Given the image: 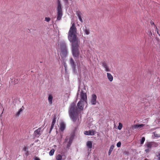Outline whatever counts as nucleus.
<instances>
[{
	"label": "nucleus",
	"mask_w": 160,
	"mask_h": 160,
	"mask_svg": "<svg viewBox=\"0 0 160 160\" xmlns=\"http://www.w3.org/2000/svg\"><path fill=\"white\" fill-rule=\"evenodd\" d=\"M77 29L74 22L72 24L68 32V38L72 44V54L73 56L78 57L79 52L78 49L80 41L77 36Z\"/></svg>",
	"instance_id": "nucleus-1"
},
{
	"label": "nucleus",
	"mask_w": 160,
	"mask_h": 160,
	"mask_svg": "<svg viewBox=\"0 0 160 160\" xmlns=\"http://www.w3.org/2000/svg\"><path fill=\"white\" fill-rule=\"evenodd\" d=\"M86 103L82 100H80L77 103L78 108L76 107L75 102H73L71 104L68 111L69 115L71 118L74 122L78 119L79 111L83 110L84 104Z\"/></svg>",
	"instance_id": "nucleus-2"
},
{
	"label": "nucleus",
	"mask_w": 160,
	"mask_h": 160,
	"mask_svg": "<svg viewBox=\"0 0 160 160\" xmlns=\"http://www.w3.org/2000/svg\"><path fill=\"white\" fill-rule=\"evenodd\" d=\"M57 50L59 52L62 58H65L67 57L68 53V49L65 41H62L58 42Z\"/></svg>",
	"instance_id": "nucleus-3"
},
{
	"label": "nucleus",
	"mask_w": 160,
	"mask_h": 160,
	"mask_svg": "<svg viewBox=\"0 0 160 160\" xmlns=\"http://www.w3.org/2000/svg\"><path fill=\"white\" fill-rule=\"evenodd\" d=\"M158 146V143L153 142H146L145 145V148L146 149L145 150V151L148 153L151 150L152 147H157Z\"/></svg>",
	"instance_id": "nucleus-4"
},
{
	"label": "nucleus",
	"mask_w": 160,
	"mask_h": 160,
	"mask_svg": "<svg viewBox=\"0 0 160 160\" xmlns=\"http://www.w3.org/2000/svg\"><path fill=\"white\" fill-rule=\"evenodd\" d=\"M80 100H82L87 104V92H86V88L84 87L80 92Z\"/></svg>",
	"instance_id": "nucleus-5"
},
{
	"label": "nucleus",
	"mask_w": 160,
	"mask_h": 160,
	"mask_svg": "<svg viewBox=\"0 0 160 160\" xmlns=\"http://www.w3.org/2000/svg\"><path fill=\"white\" fill-rule=\"evenodd\" d=\"M42 128V127H41L34 131V134L35 136L38 137L41 135L42 132V131H41Z\"/></svg>",
	"instance_id": "nucleus-6"
},
{
	"label": "nucleus",
	"mask_w": 160,
	"mask_h": 160,
	"mask_svg": "<svg viewBox=\"0 0 160 160\" xmlns=\"http://www.w3.org/2000/svg\"><path fill=\"white\" fill-rule=\"evenodd\" d=\"M97 97L96 94H92L91 100V102L92 105H95L96 103Z\"/></svg>",
	"instance_id": "nucleus-7"
},
{
	"label": "nucleus",
	"mask_w": 160,
	"mask_h": 160,
	"mask_svg": "<svg viewBox=\"0 0 160 160\" xmlns=\"http://www.w3.org/2000/svg\"><path fill=\"white\" fill-rule=\"evenodd\" d=\"M145 126L144 124H134L132 125L131 128L132 129H142V128Z\"/></svg>",
	"instance_id": "nucleus-8"
},
{
	"label": "nucleus",
	"mask_w": 160,
	"mask_h": 160,
	"mask_svg": "<svg viewBox=\"0 0 160 160\" xmlns=\"http://www.w3.org/2000/svg\"><path fill=\"white\" fill-rule=\"evenodd\" d=\"M96 133V131L94 130L85 131L84 132V134L87 135H93Z\"/></svg>",
	"instance_id": "nucleus-9"
},
{
	"label": "nucleus",
	"mask_w": 160,
	"mask_h": 160,
	"mask_svg": "<svg viewBox=\"0 0 160 160\" xmlns=\"http://www.w3.org/2000/svg\"><path fill=\"white\" fill-rule=\"evenodd\" d=\"M102 66L105 68V71L106 72L110 71V69L109 68L108 66L105 62H102Z\"/></svg>",
	"instance_id": "nucleus-10"
},
{
	"label": "nucleus",
	"mask_w": 160,
	"mask_h": 160,
	"mask_svg": "<svg viewBox=\"0 0 160 160\" xmlns=\"http://www.w3.org/2000/svg\"><path fill=\"white\" fill-rule=\"evenodd\" d=\"M57 12H62L61 5L59 0H58V7L57 8Z\"/></svg>",
	"instance_id": "nucleus-11"
},
{
	"label": "nucleus",
	"mask_w": 160,
	"mask_h": 160,
	"mask_svg": "<svg viewBox=\"0 0 160 160\" xmlns=\"http://www.w3.org/2000/svg\"><path fill=\"white\" fill-rule=\"evenodd\" d=\"M62 16V12H57V19L58 21L60 20Z\"/></svg>",
	"instance_id": "nucleus-12"
},
{
	"label": "nucleus",
	"mask_w": 160,
	"mask_h": 160,
	"mask_svg": "<svg viewBox=\"0 0 160 160\" xmlns=\"http://www.w3.org/2000/svg\"><path fill=\"white\" fill-rule=\"evenodd\" d=\"M83 30L84 33L86 35H89L90 33L89 29L86 26L83 27Z\"/></svg>",
	"instance_id": "nucleus-13"
},
{
	"label": "nucleus",
	"mask_w": 160,
	"mask_h": 160,
	"mask_svg": "<svg viewBox=\"0 0 160 160\" xmlns=\"http://www.w3.org/2000/svg\"><path fill=\"white\" fill-rule=\"evenodd\" d=\"M65 127V126L64 122H62L60 124V130L61 132H63Z\"/></svg>",
	"instance_id": "nucleus-14"
},
{
	"label": "nucleus",
	"mask_w": 160,
	"mask_h": 160,
	"mask_svg": "<svg viewBox=\"0 0 160 160\" xmlns=\"http://www.w3.org/2000/svg\"><path fill=\"white\" fill-rule=\"evenodd\" d=\"M53 99V96L51 94H49L48 98V102L49 104L51 105L52 104V100Z\"/></svg>",
	"instance_id": "nucleus-15"
},
{
	"label": "nucleus",
	"mask_w": 160,
	"mask_h": 160,
	"mask_svg": "<svg viewBox=\"0 0 160 160\" xmlns=\"http://www.w3.org/2000/svg\"><path fill=\"white\" fill-rule=\"evenodd\" d=\"M88 148H91L92 147V142L91 141H88L86 144Z\"/></svg>",
	"instance_id": "nucleus-16"
},
{
	"label": "nucleus",
	"mask_w": 160,
	"mask_h": 160,
	"mask_svg": "<svg viewBox=\"0 0 160 160\" xmlns=\"http://www.w3.org/2000/svg\"><path fill=\"white\" fill-rule=\"evenodd\" d=\"M70 63L72 68H75L76 65L73 59L72 58H71L70 59Z\"/></svg>",
	"instance_id": "nucleus-17"
},
{
	"label": "nucleus",
	"mask_w": 160,
	"mask_h": 160,
	"mask_svg": "<svg viewBox=\"0 0 160 160\" xmlns=\"http://www.w3.org/2000/svg\"><path fill=\"white\" fill-rule=\"evenodd\" d=\"M107 77L109 81L110 82H112L113 79V77L111 74L109 73H107Z\"/></svg>",
	"instance_id": "nucleus-18"
},
{
	"label": "nucleus",
	"mask_w": 160,
	"mask_h": 160,
	"mask_svg": "<svg viewBox=\"0 0 160 160\" xmlns=\"http://www.w3.org/2000/svg\"><path fill=\"white\" fill-rule=\"evenodd\" d=\"M72 137L70 138H69V141H68V142L67 143V148H69L70 147V146L72 142Z\"/></svg>",
	"instance_id": "nucleus-19"
},
{
	"label": "nucleus",
	"mask_w": 160,
	"mask_h": 160,
	"mask_svg": "<svg viewBox=\"0 0 160 160\" xmlns=\"http://www.w3.org/2000/svg\"><path fill=\"white\" fill-rule=\"evenodd\" d=\"M23 109L22 108H20L18 111V112L15 114V116L17 117H18L21 113V112L22 111Z\"/></svg>",
	"instance_id": "nucleus-20"
},
{
	"label": "nucleus",
	"mask_w": 160,
	"mask_h": 160,
	"mask_svg": "<svg viewBox=\"0 0 160 160\" xmlns=\"http://www.w3.org/2000/svg\"><path fill=\"white\" fill-rule=\"evenodd\" d=\"M114 148V145H112L111 146L108 152V155L109 156L111 154V153L112 152L113 149Z\"/></svg>",
	"instance_id": "nucleus-21"
},
{
	"label": "nucleus",
	"mask_w": 160,
	"mask_h": 160,
	"mask_svg": "<svg viewBox=\"0 0 160 160\" xmlns=\"http://www.w3.org/2000/svg\"><path fill=\"white\" fill-rule=\"evenodd\" d=\"M55 152V150L52 148V149L49 152V155L50 156H52Z\"/></svg>",
	"instance_id": "nucleus-22"
},
{
	"label": "nucleus",
	"mask_w": 160,
	"mask_h": 160,
	"mask_svg": "<svg viewBox=\"0 0 160 160\" xmlns=\"http://www.w3.org/2000/svg\"><path fill=\"white\" fill-rule=\"evenodd\" d=\"M62 158V156L61 155L58 154L56 157V159L57 160H61Z\"/></svg>",
	"instance_id": "nucleus-23"
},
{
	"label": "nucleus",
	"mask_w": 160,
	"mask_h": 160,
	"mask_svg": "<svg viewBox=\"0 0 160 160\" xmlns=\"http://www.w3.org/2000/svg\"><path fill=\"white\" fill-rule=\"evenodd\" d=\"M23 150L24 151H25V152H26V154H27V155H28V148L27 147H26L25 146L23 148Z\"/></svg>",
	"instance_id": "nucleus-24"
},
{
	"label": "nucleus",
	"mask_w": 160,
	"mask_h": 160,
	"mask_svg": "<svg viewBox=\"0 0 160 160\" xmlns=\"http://www.w3.org/2000/svg\"><path fill=\"white\" fill-rule=\"evenodd\" d=\"M76 14L78 17L81 16L82 15V13L79 10H78L76 11Z\"/></svg>",
	"instance_id": "nucleus-25"
},
{
	"label": "nucleus",
	"mask_w": 160,
	"mask_h": 160,
	"mask_svg": "<svg viewBox=\"0 0 160 160\" xmlns=\"http://www.w3.org/2000/svg\"><path fill=\"white\" fill-rule=\"evenodd\" d=\"M145 141V138L144 137L142 138L141 140H140V143L142 144Z\"/></svg>",
	"instance_id": "nucleus-26"
},
{
	"label": "nucleus",
	"mask_w": 160,
	"mask_h": 160,
	"mask_svg": "<svg viewBox=\"0 0 160 160\" xmlns=\"http://www.w3.org/2000/svg\"><path fill=\"white\" fill-rule=\"evenodd\" d=\"M56 118L55 117H54L53 118L51 125H54V124L55 123L56 121Z\"/></svg>",
	"instance_id": "nucleus-27"
},
{
	"label": "nucleus",
	"mask_w": 160,
	"mask_h": 160,
	"mask_svg": "<svg viewBox=\"0 0 160 160\" xmlns=\"http://www.w3.org/2000/svg\"><path fill=\"white\" fill-rule=\"evenodd\" d=\"M54 126V125H51V127H50V130H49V134H50L51 133V132L52 129L53 128Z\"/></svg>",
	"instance_id": "nucleus-28"
},
{
	"label": "nucleus",
	"mask_w": 160,
	"mask_h": 160,
	"mask_svg": "<svg viewBox=\"0 0 160 160\" xmlns=\"http://www.w3.org/2000/svg\"><path fill=\"white\" fill-rule=\"evenodd\" d=\"M13 82H14L13 83L14 84H15L18 82V79H14L13 81Z\"/></svg>",
	"instance_id": "nucleus-29"
},
{
	"label": "nucleus",
	"mask_w": 160,
	"mask_h": 160,
	"mask_svg": "<svg viewBox=\"0 0 160 160\" xmlns=\"http://www.w3.org/2000/svg\"><path fill=\"white\" fill-rule=\"evenodd\" d=\"M50 20V18L49 17H46L45 18V21L47 22H49Z\"/></svg>",
	"instance_id": "nucleus-30"
},
{
	"label": "nucleus",
	"mask_w": 160,
	"mask_h": 160,
	"mask_svg": "<svg viewBox=\"0 0 160 160\" xmlns=\"http://www.w3.org/2000/svg\"><path fill=\"white\" fill-rule=\"evenodd\" d=\"M154 135L155 137H160V134H158L156 133L155 132L154 133Z\"/></svg>",
	"instance_id": "nucleus-31"
},
{
	"label": "nucleus",
	"mask_w": 160,
	"mask_h": 160,
	"mask_svg": "<svg viewBox=\"0 0 160 160\" xmlns=\"http://www.w3.org/2000/svg\"><path fill=\"white\" fill-rule=\"evenodd\" d=\"M78 18H79V20H80V21L81 22H83V20L82 18H81V16H79V17H78Z\"/></svg>",
	"instance_id": "nucleus-32"
},
{
	"label": "nucleus",
	"mask_w": 160,
	"mask_h": 160,
	"mask_svg": "<svg viewBox=\"0 0 160 160\" xmlns=\"http://www.w3.org/2000/svg\"><path fill=\"white\" fill-rule=\"evenodd\" d=\"M34 160H40V159L39 158L35 157L34 158Z\"/></svg>",
	"instance_id": "nucleus-33"
},
{
	"label": "nucleus",
	"mask_w": 160,
	"mask_h": 160,
	"mask_svg": "<svg viewBox=\"0 0 160 160\" xmlns=\"http://www.w3.org/2000/svg\"><path fill=\"white\" fill-rule=\"evenodd\" d=\"M117 146L118 147H120V142H119L117 144Z\"/></svg>",
	"instance_id": "nucleus-34"
},
{
	"label": "nucleus",
	"mask_w": 160,
	"mask_h": 160,
	"mask_svg": "<svg viewBox=\"0 0 160 160\" xmlns=\"http://www.w3.org/2000/svg\"><path fill=\"white\" fill-rule=\"evenodd\" d=\"M150 23L152 25H154V26H155V24H154V22L152 21H151Z\"/></svg>",
	"instance_id": "nucleus-35"
},
{
	"label": "nucleus",
	"mask_w": 160,
	"mask_h": 160,
	"mask_svg": "<svg viewBox=\"0 0 160 160\" xmlns=\"http://www.w3.org/2000/svg\"><path fill=\"white\" fill-rule=\"evenodd\" d=\"M157 157H158V160H160V153H159L158 155H157Z\"/></svg>",
	"instance_id": "nucleus-36"
},
{
	"label": "nucleus",
	"mask_w": 160,
	"mask_h": 160,
	"mask_svg": "<svg viewBox=\"0 0 160 160\" xmlns=\"http://www.w3.org/2000/svg\"><path fill=\"white\" fill-rule=\"evenodd\" d=\"M118 128L120 130V122L118 123Z\"/></svg>",
	"instance_id": "nucleus-37"
},
{
	"label": "nucleus",
	"mask_w": 160,
	"mask_h": 160,
	"mask_svg": "<svg viewBox=\"0 0 160 160\" xmlns=\"http://www.w3.org/2000/svg\"><path fill=\"white\" fill-rule=\"evenodd\" d=\"M154 27L155 28V29H156L155 31H156L157 32V30H158V29L157 27H156V25H155Z\"/></svg>",
	"instance_id": "nucleus-38"
},
{
	"label": "nucleus",
	"mask_w": 160,
	"mask_h": 160,
	"mask_svg": "<svg viewBox=\"0 0 160 160\" xmlns=\"http://www.w3.org/2000/svg\"><path fill=\"white\" fill-rule=\"evenodd\" d=\"M157 34H158V35L160 36V34L159 33L158 30H157Z\"/></svg>",
	"instance_id": "nucleus-39"
},
{
	"label": "nucleus",
	"mask_w": 160,
	"mask_h": 160,
	"mask_svg": "<svg viewBox=\"0 0 160 160\" xmlns=\"http://www.w3.org/2000/svg\"><path fill=\"white\" fill-rule=\"evenodd\" d=\"M122 123H121V129L122 127Z\"/></svg>",
	"instance_id": "nucleus-40"
},
{
	"label": "nucleus",
	"mask_w": 160,
	"mask_h": 160,
	"mask_svg": "<svg viewBox=\"0 0 160 160\" xmlns=\"http://www.w3.org/2000/svg\"><path fill=\"white\" fill-rule=\"evenodd\" d=\"M68 138H66L65 139V141H66H66H67L68 140Z\"/></svg>",
	"instance_id": "nucleus-41"
},
{
	"label": "nucleus",
	"mask_w": 160,
	"mask_h": 160,
	"mask_svg": "<svg viewBox=\"0 0 160 160\" xmlns=\"http://www.w3.org/2000/svg\"><path fill=\"white\" fill-rule=\"evenodd\" d=\"M65 1L67 2L68 1V0H65Z\"/></svg>",
	"instance_id": "nucleus-42"
},
{
	"label": "nucleus",
	"mask_w": 160,
	"mask_h": 160,
	"mask_svg": "<svg viewBox=\"0 0 160 160\" xmlns=\"http://www.w3.org/2000/svg\"><path fill=\"white\" fill-rule=\"evenodd\" d=\"M150 33H151V35L152 34V32L151 31H150Z\"/></svg>",
	"instance_id": "nucleus-43"
},
{
	"label": "nucleus",
	"mask_w": 160,
	"mask_h": 160,
	"mask_svg": "<svg viewBox=\"0 0 160 160\" xmlns=\"http://www.w3.org/2000/svg\"><path fill=\"white\" fill-rule=\"evenodd\" d=\"M159 122H160V119H158Z\"/></svg>",
	"instance_id": "nucleus-44"
},
{
	"label": "nucleus",
	"mask_w": 160,
	"mask_h": 160,
	"mask_svg": "<svg viewBox=\"0 0 160 160\" xmlns=\"http://www.w3.org/2000/svg\"><path fill=\"white\" fill-rule=\"evenodd\" d=\"M80 57H81V58H82L81 56Z\"/></svg>",
	"instance_id": "nucleus-45"
}]
</instances>
